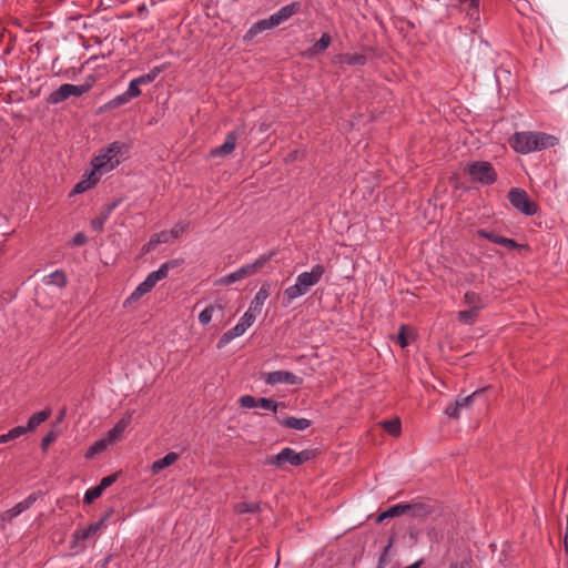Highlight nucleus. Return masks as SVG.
<instances>
[{
    "label": "nucleus",
    "instance_id": "1",
    "mask_svg": "<svg viewBox=\"0 0 568 568\" xmlns=\"http://www.w3.org/2000/svg\"><path fill=\"white\" fill-rule=\"evenodd\" d=\"M508 142L515 152L529 154L555 146L558 139L540 131H521L514 133Z\"/></svg>",
    "mask_w": 568,
    "mask_h": 568
},
{
    "label": "nucleus",
    "instance_id": "2",
    "mask_svg": "<svg viewBox=\"0 0 568 568\" xmlns=\"http://www.w3.org/2000/svg\"><path fill=\"white\" fill-rule=\"evenodd\" d=\"M324 273V265L315 264L311 271L298 274L295 284L286 287L283 292L284 304L287 306L297 297L307 294L310 288L322 280Z\"/></svg>",
    "mask_w": 568,
    "mask_h": 568
},
{
    "label": "nucleus",
    "instance_id": "3",
    "mask_svg": "<svg viewBox=\"0 0 568 568\" xmlns=\"http://www.w3.org/2000/svg\"><path fill=\"white\" fill-rule=\"evenodd\" d=\"M123 146V143L115 141L102 148L91 160L92 169L100 175L114 170L121 163Z\"/></svg>",
    "mask_w": 568,
    "mask_h": 568
},
{
    "label": "nucleus",
    "instance_id": "4",
    "mask_svg": "<svg viewBox=\"0 0 568 568\" xmlns=\"http://www.w3.org/2000/svg\"><path fill=\"white\" fill-rule=\"evenodd\" d=\"M179 260H170L168 262H164L161 264V266L156 270L151 272L143 282H141L136 288L131 293V295L128 297L126 302H133L141 298L144 294L151 292L153 287L160 282L161 280H164L168 277L169 272L180 265Z\"/></svg>",
    "mask_w": 568,
    "mask_h": 568
},
{
    "label": "nucleus",
    "instance_id": "5",
    "mask_svg": "<svg viewBox=\"0 0 568 568\" xmlns=\"http://www.w3.org/2000/svg\"><path fill=\"white\" fill-rule=\"evenodd\" d=\"M315 456L313 450L305 449L302 452H295L290 447L283 448L278 454L270 456L265 464L272 465L276 467H282L284 464H290L292 466H300L308 460H311Z\"/></svg>",
    "mask_w": 568,
    "mask_h": 568
},
{
    "label": "nucleus",
    "instance_id": "6",
    "mask_svg": "<svg viewBox=\"0 0 568 568\" xmlns=\"http://www.w3.org/2000/svg\"><path fill=\"white\" fill-rule=\"evenodd\" d=\"M464 172L470 176L473 182L483 186L491 185L497 181V172L487 161L470 162L465 166Z\"/></svg>",
    "mask_w": 568,
    "mask_h": 568
},
{
    "label": "nucleus",
    "instance_id": "7",
    "mask_svg": "<svg viewBox=\"0 0 568 568\" xmlns=\"http://www.w3.org/2000/svg\"><path fill=\"white\" fill-rule=\"evenodd\" d=\"M271 258V255H262L257 260L252 263L245 264L239 267L236 271L221 277L217 281L220 285H230L237 281H242L251 275H254L258 270H261L265 263Z\"/></svg>",
    "mask_w": 568,
    "mask_h": 568
},
{
    "label": "nucleus",
    "instance_id": "8",
    "mask_svg": "<svg viewBox=\"0 0 568 568\" xmlns=\"http://www.w3.org/2000/svg\"><path fill=\"white\" fill-rule=\"evenodd\" d=\"M509 203L521 214L531 216L537 213V204L530 200L528 193L518 187H513L508 192Z\"/></svg>",
    "mask_w": 568,
    "mask_h": 568
},
{
    "label": "nucleus",
    "instance_id": "9",
    "mask_svg": "<svg viewBox=\"0 0 568 568\" xmlns=\"http://www.w3.org/2000/svg\"><path fill=\"white\" fill-rule=\"evenodd\" d=\"M91 83H84L80 85H74L70 83H64L59 87V89L51 92L48 97V103L50 104H59L70 97H81L87 93L91 89Z\"/></svg>",
    "mask_w": 568,
    "mask_h": 568
},
{
    "label": "nucleus",
    "instance_id": "10",
    "mask_svg": "<svg viewBox=\"0 0 568 568\" xmlns=\"http://www.w3.org/2000/svg\"><path fill=\"white\" fill-rule=\"evenodd\" d=\"M460 11L468 20V28L476 33L480 27V0H458Z\"/></svg>",
    "mask_w": 568,
    "mask_h": 568
},
{
    "label": "nucleus",
    "instance_id": "11",
    "mask_svg": "<svg viewBox=\"0 0 568 568\" xmlns=\"http://www.w3.org/2000/svg\"><path fill=\"white\" fill-rule=\"evenodd\" d=\"M104 521H105V518H102L101 520L89 525L87 528L75 529L74 532L72 534V540H71L72 548L83 549L84 546L81 545V542L97 536L98 532L102 529Z\"/></svg>",
    "mask_w": 568,
    "mask_h": 568
},
{
    "label": "nucleus",
    "instance_id": "12",
    "mask_svg": "<svg viewBox=\"0 0 568 568\" xmlns=\"http://www.w3.org/2000/svg\"><path fill=\"white\" fill-rule=\"evenodd\" d=\"M264 382L267 385L287 384L298 385L302 383V378L288 371H274L264 374Z\"/></svg>",
    "mask_w": 568,
    "mask_h": 568
},
{
    "label": "nucleus",
    "instance_id": "13",
    "mask_svg": "<svg viewBox=\"0 0 568 568\" xmlns=\"http://www.w3.org/2000/svg\"><path fill=\"white\" fill-rule=\"evenodd\" d=\"M101 175L98 174L93 169L90 172H85L81 180L72 189L70 196L81 194L92 189L100 181Z\"/></svg>",
    "mask_w": 568,
    "mask_h": 568
},
{
    "label": "nucleus",
    "instance_id": "14",
    "mask_svg": "<svg viewBox=\"0 0 568 568\" xmlns=\"http://www.w3.org/2000/svg\"><path fill=\"white\" fill-rule=\"evenodd\" d=\"M276 27L277 26L275 24L272 16H270L266 19L258 20L255 23H253L251 26V28L246 31V33L244 36V40L245 41H252L260 33H262V32H264L266 30H271V29L276 28Z\"/></svg>",
    "mask_w": 568,
    "mask_h": 568
},
{
    "label": "nucleus",
    "instance_id": "15",
    "mask_svg": "<svg viewBox=\"0 0 568 568\" xmlns=\"http://www.w3.org/2000/svg\"><path fill=\"white\" fill-rule=\"evenodd\" d=\"M133 412L126 413L106 434L108 440H110L111 444L116 443L121 439L124 430L130 425L132 419Z\"/></svg>",
    "mask_w": 568,
    "mask_h": 568
},
{
    "label": "nucleus",
    "instance_id": "16",
    "mask_svg": "<svg viewBox=\"0 0 568 568\" xmlns=\"http://www.w3.org/2000/svg\"><path fill=\"white\" fill-rule=\"evenodd\" d=\"M237 135L235 132H230L223 144L211 150L210 155L212 158L230 155L236 146Z\"/></svg>",
    "mask_w": 568,
    "mask_h": 568
},
{
    "label": "nucleus",
    "instance_id": "17",
    "mask_svg": "<svg viewBox=\"0 0 568 568\" xmlns=\"http://www.w3.org/2000/svg\"><path fill=\"white\" fill-rule=\"evenodd\" d=\"M301 9L300 2H291L286 6H283L280 10H277L275 13L271 14L275 24L278 27L286 20H288L291 17L296 14Z\"/></svg>",
    "mask_w": 568,
    "mask_h": 568
},
{
    "label": "nucleus",
    "instance_id": "18",
    "mask_svg": "<svg viewBox=\"0 0 568 568\" xmlns=\"http://www.w3.org/2000/svg\"><path fill=\"white\" fill-rule=\"evenodd\" d=\"M36 500H37V498L33 495L28 496L26 499L18 503L17 505H14L12 508L8 509L4 513L3 518L8 519V520H12L13 518L18 517L23 511L29 509L34 504Z\"/></svg>",
    "mask_w": 568,
    "mask_h": 568
},
{
    "label": "nucleus",
    "instance_id": "19",
    "mask_svg": "<svg viewBox=\"0 0 568 568\" xmlns=\"http://www.w3.org/2000/svg\"><path fill=\"white\" fill-rule=\"evenodd\" d=\"M477 234L478 236L483 237V239H486L493 243H496V244H499V245H503L507 248H515L517 247V243L511 240V239H508V237H505V236H501V235H498L494 232H488L486 230H478L477 231Z\"/></svg>",
    "mask_w": 568,
    "mask_h": 568
},
{
    "label": "nucleus",
    "instance_id": "20",
    "mask_svg": "<svg viewBox=\"0 0 568 568\" xmlns=\"http://www.w3.org/2000/svg\"><path fill=\"white\" fill-rule=\"evenodd\" d=\"M464 304L468 308H473L477 312H481L486 307V301L485 298L474 291H467L464 294Z\"/></svg>",
    "mask_w": 568,
    "mask_h": 568
},
{
    "label": "nucleus",
    "instance_id": "21",
    "mask_svg": "<svg viewBox=\"0 0 568 568\" xmlns=\"http://www.w3.org/2000/svg\"><path fill=\"white\" fill-rule=\"evenodd\" d=\"M270 296V288L268 285L263 284L260 290L256 292L254 298L251 301V304L248 306L250 310L253 312H256L258 315L262 312L263 305L265 301Z\"/></svg>",
    "mask_w": 568,
    "mask_h": 568
},
{
    "label": "nucleus",
    "instance_id": "22",
    "mask_svg": "<svg viewBox=\"0 0 568 568\" xmlns=\"http://www.w3.org/2000/svg\"><path fill=\"white\" fill-rule=\"evenodd\" d=\"M332 38L328 33H323L317 40L305 53L304 55L307 58L315 57L322 52H324L331 44Z\"/></svg>",
    "mask_w": 568,
    "mask_h": 568
},
{
    "label": "nucleus",
    "instance_id": "23",
    "mask_svg": "<svg viewBox=\"0 0 568 568\" xmlns=\"http://www.w3.org/2000/svg\"><path fill=\"white\" fill-rule=\"evenodd\" d=\"M246 332V329L243 327V325H241L240 323H237L234 327H232L231 329L226 331L219 339L216 346L217 348H223L224 346H226L231 341H233L234 338L236 337H240L242 336L244 333Z\"/></svg>",
    "mask_w": 568,
    "mask_h": 568
},
{
    "label": "nucleus",
    "instance_id": "24",
    "mask_svg": "<svg viewBox=\"0 0 568 568\" xmlns=\"http://www.w3.org/2000/svg\"><path fill=\"white\" fill-rule=\"evenodd\" d=\"M50 415L51 409L49 408L33 414L29 418L27 426H22V428H24L26 434L28 432H33L39 425L44 423L50 417Z\"/></svg>",
    "mask_w": 568,
    "mask_h": 568
},
{
    "label": "nucleus",
    "instance_id": "25",
    "mask_svg": "<svg viewBox=\"0 0 568 568\" xmlns=\"http://www.w3.org/2000/svg\"><path fill=\"white\" fill-rule=\"evenodd\" d=\"M179 459V454L171 452L168 453L164 457L155 460L151 466L152 474H159L164 468L173 465Z\"/></svg>",
    "mask_w": 568,
    "mask_h": 568
},
{
    "label": "nucleus",
    "instance_id": "26",
    "mask_svg": "<svg viewBox=\"0 0 568 568\" xmlns=\"http://www.w3.org/2000/svg\"><path fill=\"white\" fill-rule=\"evenodd\" d=\"M171 234H169V231H162L160 233H155L151 236L149 242L144 244L143 252L149 253L152 250L156 247V245L162 243H169L171 242Z\"/></svg>",
    "mask_w": 568,
    "mask_h": 568
},
{
    "label": "nucleus",
    "instance_id": "27",
    "mask_svg": "<svg viewBox=\"0 0 568 568\" xmlns=\"http://www.w3.org/2000/svg\"><path fill=\"white\" fill-rule=\"evenodd\" d=\"M337 62L347 65H364L366 57L362 53H342L336 55Z\"/></svg>",
    "mask_w": 568,
    "mask_h": 568
},
{
    "label": "nucleus",
    "instance_id": "28",
    "mask_svg": "<svg viewBox=\"0 0 568 568\" xmlns=\"http://www.w3.org/2000/svg\"><path fill=\"white\" fill-rule=\"evenodd\" d=\"M280 424L287 428L304 430L311 426V420L307 418L287 417L280 420Z\"/></svg>",
    "mask_w": 568,
    "mask_h": 568
},
{
    "label": "nucleus",
    "instance_id": "29",
    "mask_svg": "<svg viewBox=\"0 0 568 568\" xmlns=\"http://www.w3.org/2000/svg\"><path fill=\"white\" fill-rule=\"evenodd\" d=\"M408 508H405V514H410L414 517H426L432 514L433 509L426 504H405Z\"/></svg>",
    "mask_w": 568,
    "mask_h": 568
},
{
    "label": "nucleus",
    "instance_id": "30",
    "mask_svg": "<svg viewBox=\"0 0 568 568\" xmlns=\"http://www.w3.org/2000/svg\"><path fill=\"white\" fill-rule=\"evenodd\" d=\"M215 311H219L220 313H223L224 306L222 304H211L207 307H205L200 314H199V322L202 325H207L213 317V313Z\"/></svg>",
    "mask_w": 568,
    "mask_h": 568
},
{
    "label": "nucleus",
    "instance_id": "31",
    "mask_svg": "<svg viewBox=\"0 0 568 568\" xmlns=\"http://www.w3.org/2000/svg\"><path fill=\"white\" fill-rule=\"evenodd\" d=\"M110 445L112 444L106 437L99 439L89 447L84 456L88 459L93 458L95 455L104 452Z\"/></svg>",
    "mask_w": 568,
    "mask_h": 568
},
{
    "label": "nucleus",
    "instance_id": "32",
    "mask_svg": "<svg viewBox=\"0 0 568 568\" xmlns=\"http://www.w3.org/2000/svg\"><path fill=\"white\" fill-rule=\"evenodd\" d=\"M405 508H408L405 504H397L389 507L387 510L381 513L377 517V523H382L387 518H393L405 514Z\"/></svg>",
    "mask_w": 568,
    "mask_h": 568
},
{
    "label": "nucleus",
    "instance_id": "33",
    "mask_svg": "<svg viewBox=\"0 0 568 568\" xmlns=\"http://www.w3.org/2000/svg\"><path fill=\"white\" fill-rule=\"evenodd\" d=\"M479 313L480 312L467 307V310L458 312L457 318L460 323L465 325H473L477 321Z\"/></svg>",
    "mask_w": 568,
    "mask_h": 568
},
{
    "label": "nucleus",
    "instance_id": "34",
    "mask_svg": "<svg viewBox=\"0 0 568 568\" xmlns=\"http://www.w3.org/2000/svg\"><path fill=\"white\" fill-rule=\"evenodd\" d=\"M24 434L26 432L24 428H22V426L13 427L8 433L0 435V444H6L8 442L17 439Z\"/></svg>",
    "mask_w": 568,
    "mask_h": 568
},
{
    "label": "nucleus",
    "instance_id": "35",
    "mask_svg": "<svg viewBox=\"0 0 568 568\" xmlns=\"http://www.w3.org/2000/svg\"><path fill=\"white\" fill-rule=\"evenodd\" d=\"M234 508L239 514L256 513L260 510V505L254 501H241Z\"/></svg>",
    "mask_w": 568,
    "mask_h": 568
},
{
    "label": "nucleus",
    "instance_id": "36",
    "mask_svg": "<svg viewBox=\"0 0 568 568\" xmlns=\"http://www.w3.org/2000/svg\"><path fill=\"white\" fill-rule=\"evenodd\" d=\"M384 429L393 435V436H399L400 434V420L398 418H394L390 420L383 422Z\"/></svg>",
    "mask_w": 568,
    "mask_h": 568
},
{
    "label": "nucleus",
    "instance_id": "37",
    "mask_svg": "<svg viewBox=\"0 0 568 568\" xmlns=\"http://www.w3.org/2000/svg\"><path fill=\"white\" fill-rule=\"evenodd\" d=\"M49 283L57 285L58 287H64L67 285V276L62 271H54L48 275Z\"/></svg>",
    "mask_w": 568,
    "mask_h": 568
},
{
    "label": "nucleus",
    "instance_id": "38",
    "mask_svg": "<svg viewBox=\"0 0 568 568\" xmlns=\"http://www.w3.org/2000/svg\"><path fill=\"white\" fill-rule=\"evenodd\" d=\"M258 316V314L256 312H253L252 310H247L243 316L241 317V320L239 321V323L241 325H243V327L245 329H247L248 327H251L253 325V323L255 322L256 317Z\"/></svg>",
    "mask_w": 568,
    "mask_h": 568
},
{
    "label": "nucleus",
    "instance_id": "39",
    "mask_svg": "<svg viewBox=\"0 0 568 568\" xmlns=\"http://www.w3.org/2000/svg\"><path fill=\"white\" fill-rule=\"evenodd\" d=\"M408 333H410V329L406 325H402L399 328L398 335L396 336V343L402 348H405L409 344Z\"/></svg>",
    "mask_w": 568,
    "mask_h": 568
},
{
    "label": "nucleus",
    "instance_id": "40",
    "mask_svg": "<svg viewBox=\"0 0 568 568\" xmlns=\"http://www.w3.org/2000/svg\"><path fill=\"white\" fill-rule=\"evenodd\" d=\"M161 72V68L155 67L149 73L138 77L136 79L142 85L153 82Z\"/></svg>",
    "mask_w": 568,
    "mask_h": 568
},
{
    "label": "nucleus",
    "instance_id": "41",
    "mask_svg": "<svg viewBox=\"0 0 568 568\" xmlns=\"http://www.w3.org/2000/svg\"><path fill=\"white\" fill-rule=\"evenodd\" d=\"M140 85L142 84L136 78L130 81L125 93L131 100L138 98L141 94Z\"/></svg>",
    "mask_w": 568,
    "mask_h": 568
},
{
    "label": "nucleus",
    "instance_id": "42",
    "mask_svg": "<svg viewBox=\"0 0 568 568\" xmlns=\"http://www.w3.org/2000/svg\"><path fill=\"white\" fill-rule=\"evenodd\" d=\"M101 487L94 486L89 488L84 494V503L91 504L93 500L99 498L102 495Z\"/></svg>",
    "mask_w": 568,
    "mask_h": 568
},
{
    "label": "nucleus",
    "instance_id": "43",
    "mask_svg": "<svg viewBox=\"0 0 568 568\" xmlns=\"http://www.w3.org/2000/svg\"><path fill=\"white\" fill-rule=\"evenodd\" d=\"M278 403L271 398H258L257 407L276 413Z\"/></svg>",
    "mask_w": 568,
    "mask_h": 568
},
{
    "label": "nucleus",
    "instance_id": "44",
    "mask_svg": "<svg viewBox=\"0 0 568 568\" xmlns=\"http://www.w3.org/2000/svg\"><path fill=\"white\" fill-rule=\"evenodd\" d=\"M240 404L244 408H254L258 405V399L252 395H244L240 398Z\"/></svg>",
    "mask_w": 568,
    "mask_h": 568
},
{
    "label": "nucleus",
    "instance_id": "45",
    "mask_svg": "<svg viewBox=\"0 0 568 568\" xmlns=\"http://www.w3.org/2000/svg\"><path fill=\"white\" fill-rule=\"evenodd\" d=\"M185 230H186V224H184V223H176L169 231V234H171V240L179 239L184 233Z\"/></svg>",
    "mask_w": 568,
    "mask_h": 568
},
{
    "label": "nucleus",
    "instance_id": "46",
    "mask_svg": "<svg viewBox=\"0 0 568 568\" xmlns=\"http://www.w3.org/2000/svg\"><path fill=\"white\" fill-rule=\"evenodd\" d=\"M131 99L126 95V93H122V94H119L116 95L114 99H112L110 101V105L113 106V108H116V106H120V105H123V104H126L128 102H130Z\"/></svg>",
    "mask_w": 568,
    "mask_h": 568
},
{
    "label": "nucleus",
    "instance_id": "47",
    "mask_svg": "<svg viewBox=\"0 0 568 568\" xmlns=\"http://www.w3.org/2000/svg\"><path fill=\"white\" fill-rule=\"evenodd\" d=\"M116 478H118L116 474H112V475L105 476V477H103L101 479V481L98 485V487H101V490L104 491L108 487H110L112 484L115 483Z\"/></svg>",
    "mask_w": 568,
    "mask_h": 568
},
{
    "label": "nucleus",
    "instance_id": "48",
    "mask_svg": "<svg viewBox=\"0 0 568 568\" xmlns=\"http://www.w3.org/2000/svg\"><path fill=\"white\" fill-rule=\"evenodd\" d=\"M58 437V434L55 432H49L43 438H42V442H41V448L42 450H47V448L49 447V445L51 443H53Z\"/></svg>",
    "mask_w": 568,
    "mask_h": 568
},
{
    "label": "nucleus",
    "instance_id": "49",
    "mask_svg": "<svg viewBox=\"0 0 568 568\" xmlns=\"http://www.w3.org/2000/svg\"><path fill=\"white\" fill-rule=\"evenodd\" d=\"M479 393V390H475L473 394L464 397V398H460V399H457L456 403L459 405V407H467L469 406V404L471 403L473 398Z\"/></svg>",
    "mask_w": 568,
    "mask_h": 568
},
{
    "label": "nucleus",
    "instance_id": "50",
    "mask_svg": "<svg viewBox=\"0 0 568 568\" xmlns=\"http://www.w3.org/2000/svg\"><path fill=\"white\" fill-rule=\"evenodd\" d=\"M459 405L457 403H455L453 406H449L445 409V414L447 416H449L450 418H458L459 416Z\"/></svg>",
    "mask_w": 568,
    "mask_h": 568
},
{
    "label": "nucleus",
    "instance_id": "51",
    "mask_svg": "<svg viewBox=\"0 0 568 568\" xmlns=\"http://www.w3.org/2000/svg\"><path fill=\"white\" fill-rule=\"evenodd\" d=\"M87 243V236L82 232H78L72 239V245L81 246Z\"/></svg>",
    "mask_w": 568,
    "mask_h": 568
},
{
    "label": "nucleus",
    "instance_id": "52",
    "mask_svg": "<svg viewBox=\"0 0 568 568\" xmlns=\"http://www.w3.org/2000/svg\"><path fill=\"white\" fill-rule=\"evenodd\" d=\"M105 219L106 217L92 220L91 225H92L93 230L101 232L103 230Z\"/></svg>",
    "mask_w": 568,
    "mask_h": 568
},
{
    "label": "nucleus",
    "instance_id": "53",
    "mask_svg": "<svg viewBox=\"0 0 568 568\" xmlns=\"http://www.w3.org/2000/svg\"><path fill=\"white\" fill-rule=\"evenodd\" d=\"M564 547H565L566 554L568 555V521H567L566 531H565V536H564Z\"/></svg>",
    "mask_w": 568,
    "mask_h": 568
},
{
    "label": "nucleus",
    "instance_id": "54",
    "mask_svg": "<svg viewBox=\"0 0 568 568\" xmlns=\"http://www.w3.org/2000/svg\"><path fill=\"white\" fill-rule=\"evenodd\" d=\"M448 568H463V565L459 562H452Z\"/></svg>",
    "mask_w": 568,
    "mask_h": 568
},
{
    "label": "nucleus",
    "instance_id": "55",
    "mask_svg": "<svg viewBox=\"0 0 568 568\" xmlns=\"http://www.w3.org/2000/svg\"><path fill=\"white\" fill-rule=\"evenodd\" d=\"M138 11L141 13V12H145L146 11V6L145 4H141L139 8H138Z\"/></svg>",
    "mask_w": 568,
    "mask_h": 568
},
{
    "label": "nucleus",
    "instance_id": "56",
    "mask_svg": "<svg viewBox=\"0 0 568 568\" xmlns=\"http://www.w3.org/2000/svg\"><path fill=\"white\" fill-rule=\"evenodd\" d=\"M390 548V544H388L386 547H385V550H384V554H383V557L387 555L388 552V549Z\"/></svg>",
    "mask_w": 568,
    "mask_h": 568
}]
</instances>
